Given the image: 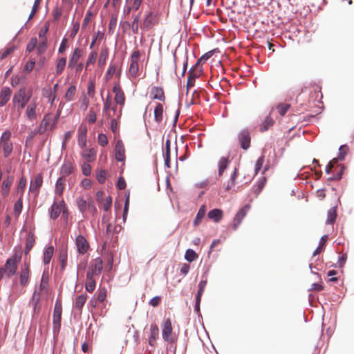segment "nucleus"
Masks as SVG:
<instances>
[{
  "label": "nucleus",
  "mask_w": 354,
  "mask_h": 354,
  "mask_svg": "<svg viewBox=\"0 0 354 354\" xmlns=\"http://www.w3.org/2000/svg\"><path fill=\"white\" fill-rule=\"evenodd\" d=\"M112 204V198L111 196H109L106 198L105 202L102 205V208L104 211L107 212L110 209Z\"/></svg>",
  "instance_id": "63"
},
{
  "label": "nucleus",
  "mask_w": 354,
  "mask_h": 354,
  "mask_svg": "<svg viewBox=\"0 0 354 354\" xmlns=\"http://www.w3.org/2000/svg\"><path fill=\"white\" fill-rule=\"evenodd\" d=\"M229 164V160L227 158L221 157L218 162V176L221 177L224 171L227 169Z\"/></svg>",
  "instance_id": "27"
},
{
  "label": "nucleus",
  "mask_w": 354,
  "mask_h": 354,
  "mask_svg": "<svg viewBox=\"0 0 354 354\" xmlns=\"http://www.w3.org/2000/svg\"><path fill=\"white\" fill-rule=\"evenodd\" d=\"M95 82L93 80H90L87 86V93L88 97H93L95 93Z\"/></svg>",
  "instance_id": "49"
},
{
  "label": "nucleus",
  "mask_w": 354,
  "mask_h": 354,
  "mask_svg": "<svg viewBox=\"0 0 354 354\" xmlns=\"http://www.w3.org/2000/svg\"><path fill=\"white\" fill-rule=\"evenodd\" d=\"M23 208V202L21 200V197L19 198V200L15 203L14 205V212L15 214L19 215L22 210Z\"/></svg>",
  "instance_id": "51"
},
{
  "label": "nucleus",
  "mask_w": 354,
  "mask_h": 354,
  "mask_svg": "<svg viewBox=\"0 0 354 354\" xmlns=\"http://www.w3.org/2000/svg\"><path fill=\"white\" fill-rule=\"evenodd\" d=\"M11 95L10 88L3 87L0 93V106H3L10 100Z\"/></svg>",
  "instance_id": "19"
},
{
  "label": "nucleus",
  "mask_w": 354,
  "mask_h": 354,
  "mask_svg": "<svg viewBox=\"0 0 354 354\" xmlns=\"http://www.w3.org/2000/svg\"><path fill=\"white\" fill-rule=\"evenodd\" d=\"M162 339L167 342H174L175 337L172 335V326L169 319L164 321L162 330Z\"/></svg>",
  "instance_id": "9"
},
{
  "label": "nucleus",
  "mask_w": 354,
  "mask_h": 354,
  "mask_svg": "<svg viewBox=\"0 0 354 354\" xmlns=\"http://www.w3.org/2000/svg\"><path fill=\"white\" fill-rule=\"evenodd\" d=\"M47 48V39L45 38L37 46V53L39 55L43 54Z\"/></svg>",
  "instance_id": "52"
},
{
  "label": "nucleus",
  "mask_w": 354,
  "mask_h": 354,
  "mask_svg": "<svg viewBox=\"0 0 354 354\" xmlns=\"http://www.w3.org/2000/svg\"><path fill=\"white\" fill-rule=\"evenodd\" d=\"M65 179L59 177L55 184V192L56 195L62 196L64 189Z\"/></svg>",
  "instance_id": "31"
},
{
  "label": "nucleus",
  "mask_w": 354,
  "mask_h": 354,
  "mask_svg": "<svg viewBox=\"0 0 354 354\" xmlns=\"http://www.w3.org/2000/svg\"><path fill=\"white\" fill-rule=\"evenodd\" d=\"M151 97L153 99L158 100L160 101L165 100V95L162 88L153 87L150 93Z\"/></svg>",
  "instance_id": "23"
},
{
  "label": "nucleus",
  "mask_w": 354,
  "mask_h": 354,
  "mask_svg": "<svg viewBox=\"0 0 354 354\" xmlns=\"http://www.w3.org/2000/svg\"><path fill=\"white\" fill-rule=\"evenodd\" d=\"M21 261V255L15 254L6 260L3 267L0 268V281L3 277L10 278L13 276L17 270L18 264Z\"/></svg>",
  "instance_id": "1"
},
{
  "label": "nucleus",
  "mask_w": 354,
  "mask_h": 354,
  "mask_svg": "<svg viewBox=\"0 0 354 354\" xmlns=\"http://www.w3.org/2000/svg\"><path fill=\"white\" fill-rule=\"evenodd\" d=\"M140 52L135 50L130 57V66L129 68L128 75L131 78H136L139 71L138 61L140 59Z\"/></svg>",
  "instance_id": "6"
},
{
  "label": "nucleus",
  "mask_w": 354,
  "mask_h": 354,
  "mask_svg": "<svg viewBox=\"0 0 354 354\" xmlns=\"http://www.w3.org/2000/svg\"><path fill=\"white\" fill-rule=\"evenodd\" d=\"M62 308V304L59 301H56L53 311V333L57 334L59 332L61 327Z\"/></svg>",
  "instance_id": "7"
},
{
  "label": "nucleus",
  "mask_w": 354,
  "mask_h": 354,
  "mask_svg": "<svg viewBox=\"0 0 354 354\" xmlns=\"http://www.w3.org/2000/svg\"><path fill=\"white\" fill-rule=\"evenodd\" d=\"M35 244V237L31 233H29L26 239V244L25 248V253L27 254Z\"/></svg>",
  "instance_id": "39"
},
{
  "label": "nucleus",
  "mask_w": 354,
  "mask_h": 354,
  "mask_svg": "<svg viewBox=\"0 0 354 354\" xmlns=\"http://www.w3.org/2000/svg\"><path fill=\"white\" fill-rule=\"evenodd\" d=\"M26 186V179L24 177H21V179L19 180V182L17 187V192L20 194L21 197L24 194Z\"/></svg>",
  "instance_id": "47"
},
{
  "label": "nucleus",
  "mask_w": 354,
  "mask_h": 354,
  "mask_svg": "<svg viewBox=\"0 0 354 354\" xmlns=\"http://www.w3.org/2000/svg\"><path fill=\"white\" fill-rule=\"evenodd\" d=\"M13 178L10 176H8L6 179L3 180L1 185V194L3 197H6L8 195L10 187L12 184Z\"/></svg>",
  "instance_id": "20"
},
{
  "label": "nucleus",
  "mask_w": 354,
  "mask_h": 354,
  "mask_svg": "<svg viewBox=\"0 0 354 354\" xmlns=\"http://www.w3.org/2000/svg\"><path fill=\"white\" fill-rule=\"evenodd\" d=\"M87 127L84 124H81L78 127V145L82 149L86 146Z\"/></svg>",
  "instance_id": "11"
},
{
  "label": "nucleus",
  "mask_w": 354,
  "mask_h": 354,
  "mask_svg": "<svg viewBox=\"0 0 354 354\" xmlns=\"http://www.w3.org/2000/svg\"><path fill=\"white\" fill-rule=\"evenodd\" d=\"M158 23V13L153 11L149 12L144 17L140 26L144 32L151 30Z\"/></svg>",
  "instance_id": "5"
},
{
  "label": "nucleus",
  "mask_w": 354,
  "mask_h": 354,
  "mask_svg": "<svg viewBox=\"0 0 354 354\" xmlns=\"http://www.w3.org/2000/svg\"><path fill=\"white\" fill-rule=\"evenodd\" d=\"M77 205L79 210L84 214L87 210L88 201L83 197H79L77 198Z\"/></svg>",
  "instance_id": "37"
},
{
  "label": "nucleus",
  "mask_w": 354,
  "mask_h": 354,
  "mask_svg": "<svg viewBox=\"0 0 354 354\" xmlns=\"http://www.w3.org/2000/svg\"><path fill=\"white\" fill-rule=\"evenodd\" d=\"M206 285H207L206 279H204V280L202 279L198 284V292H197L196 297H198V299L202 297V295L204 292Z\"/></svg>",
  "instance_id": "45"
},
{
  "label": "nucleus",
  "mask_w": 354,
  "mask_h": 354,
  "mask_svg": "<svg viewBox=\"0 0 354 354\" xmlns=\"http://www.w3.org/2000/svg\"><path fill=\"white\" fill-rule=\"evenodd\" d=\"M81 155L87 162H93L95 159L96 151L93 148L84 149Z\"/></svg>",
  "instance_id": "24"
},
{
  "label": "nucleus",
  "mask_w": 354,
  "mask_h": 354,
  "mask_svg": "<svg viewBox=\"0 0 354 354\" xmlns=\"http://www.w3.org/2000/svg\"><path fill=\"white\" fill-rule=\"evenodd\" d=\"M66 65V58L61 57L59 58L56 64L55 72L57 75H60L63 73Z\"/></svg>",
  "instance_id": "33"
},
{
  "label": "nucleus",
  "mask_w": 354,
  "mask_h": 354,
  "mask_svg": "<svg viewBox=\"0 0 354 354\" xmlns=\"http://www.w3.org/2000/svg\"><path fill=\"white\" fill-rule=\"evenodd\" d=\"M75 245L78 254L82 255L86 254L88 252L90 247L88 241L82 234H79L78 236H76Z\"/></svg>",
  "instance_id": "10"
},
{
  "label": "nucleus",
  "mask_w": 354,
  "mask_h": 354,
  "mask_svg": "<svg viewBox=\"0 0 354 354\" xmlns=\"http://www.w3.org/2000/svg\"><path fill=\"white\" fill-rule=\"evenodd\" d=\"M139 22H140V16L136 15L133 17V21L131 24V29L134 34H138L139 32Z\"/></svg>",
  "instance_id": "48"
},
{
  "label": "nucleus",
  "mask_w": 354,
  "mask_h": 354,
  "mask_svg": "<svg viewBox=\"0 0 354 354\" xmlns=\"http://www.w3.org/2000/svg\"><path fill=\"white\" fill-rule=\"evenodd\" d=\"M109 57V50L107 48H102L99 60H98V64L100 66H102L105 64L106 59Z\"/></svg>",
  "instance_id": "38"
},
{
  "label": "nucleus",
  "mask_w": 354,
  "mask_h": 354,
  "mask_svg": "<svg viewBox=\"0 0 354 354\" xmlns=\"http://www.w3.org/2000/svg\"><path fill=\"white\" fill-rule=\"evenodd\" d=\"M205 213H206V207L203 205L200 207V209L196 214V216L194 221V225H198L201 222L202 219L204 218V216L205 215Z\"/></svg>",
  "instance_id": "36"
},
{
  "label": "nucleus",
  "mask_w": 354,
  "mask_h": 354,
  "mask_svg": "<svg viewBox=\"0 0 354 354\" xmlns=\"http://www.w3.org/2000/svg\"><path fill=\"white\" fill-rule=\"evenodd\" d=\"M163 115V106L161 104H158L154 109V118L155 121L160 123L162 120Z\"/></svg>",
  "instance_id": "30"
},
{
  "label": "nucleus",
  "mask_w": 354,
  "mask_h": 354,
  "mask_svg": "<svg viewBox=\"0 0 354 354\" xmlns=\"http://www.w3.org/2000/svg\"><path fill=\"white\" fill-rule=\"evenodd\" d=\"M90 104V101L88 97H86V95H84L82 97V99L81 100V108L84 109V111H86Z\"/></svg>",
  "instance_id": "60"
},
{
  "label": "nucleus",
  "mask_w": 354,
  "mask_h": 354,
  "mask_svg": "<svg viewBox=\"0 0 354 354\" xmlns=\"http://www.w3.org/2000/svg\"><path fill=\"white\" fill-rule=\"evenodd\" d=\"M208 218L216 223H218L223 217V212L219 209H214L208 212Z\"/></svg>",
  "instance_id": "26"
},
{
  "label": "nucleus",
  "mask_w": 354,
  "mask_h": 354,
  "mask_svg": "<svg viewBox=\"0 0 354 354\" xmlns=\"http://www.w3.org/2000/svg\"><path fill=\"white\" fill-rule=\"evenodd\" d=\"M238 176V169L236 167L234 168V171L230 177V183H228L225 189L227 191L230 190L234 185L236 178Z\"/></svg>",
  "instance_id": "44"
},
{
  "label": "nucleus",
  "mask_w": 354,
  "mask_h": 354,
  "mask_svg": "<svg viewBox=\"0 0 354 354\" xmlns=\"http://www.w3.org/2000/svg\"><path fill=\"white\" fill-rule=\"evenodd\" d=\"M82 170L84 176H88L91 171V165L87 162H84L82 165Z\"/></svg>",
  "instance_id": "58"
},
{
  "label": "nucleus",
  "mask_w": 354,
  "mask_h": 354,
  "mask_svg": "<svg viewBox=\"0 0 354 354\" xmlns=\"http://www.w3.org/2000/svg\"><path fill=\"white\" fill-rule=\"evenodd\" d=\"M165 165L167 167L169 168L170 162V141L167 140L165 142V150L164 152Z\"/></svg>",
  "instance_id": "34"
},
{
  "label": "nucleus",
  "mask_w": 354,
  "mask_h": 354,
  "mask_svg": "<svg viewBox=\"0 0 354 354\" xmlns=\"http://www.w3.org/2000/svg\"><path fill=\"white\" fill-rule=\"evenodd\" d=\"M61 212H62L63 217L65 219H67L68 214L64 201H61L59 202H54L51 205L49 211L50 218L53 220H55L58 218Z\"/></svg>",
  "instance_id": "4"
},
{
  "label": "nucleus",
  "mask_w": 354,
  "mask_h": 354,
  "mask_svg": "<svg viewBox=\"0 0 354 354\" xmlns=\"http://www.w3.org/2000/svg\"><path fill=\"white\" fill-rule=\"evenodd\" d=\"M274 124V120L269 116H267L263 120L261 127L260 131L263 132L269 129L270 127H272Z\"/></svg>",
  "instance_id": "40"
},
{
  "label": "nucleus",
  "mask_w": 354,
  "mask_h": 354,
  "mask_svg": "<svg viewBox=\"0 0 354 354\" xmlns=\"http://www.w3.org/2000/svg\"><path fill=\"white\" fill-rule=\"evenodd\" d=\"M197 258L196 253L192 249H187L185 254V259L189 261L192 262Z\"/></svg>",
  "instance_id": "43"
},
{
  "label": "nucleus",
  "mask_w": 354,
  "mask_h": 354,
  "mask_svg": "<svg viewBox=\"0 0 354 354\" xmlns=\"http://www.w3.org/2000/svg\"><path fill=\"white\" fill-rule=\"evenodd\" d=\"M37 104L33 100L28 105L26 110V115L30 121H33L37 118Z\"/></svg>",
  "instance_id": "16"
},
{
  "label": "nucleus",
  "mask_w": 354,
  "mask_h": 354,
  "mask_svg": "<svg viewBox=\"0 0 354 354\" xmlns=\"http://www.w3.org/2000/svg\"><path fill=\"white\" fill-rule=\"evenodd\" d=\"M54 253V248L53 246H48L44 249L43 261L45 265L50 263Z\"/></svg>",
  "instance_id": "28"
},
{
  "label": "nucleus",
  "mask_w": 354,
  "mask_h": 354,
  "mask_svg": "<svg viewBox=\"0 0 354 354\" xmlns=\"http://www.w3.org/2000/svg\"><path fill=\"white\" fill-rule=\"evenodd\" d=\"M73 171V167L71 162L65 161L60 169V177L64 178L66 176L71 174Z\"/></svg>",
  "instance_id": "21"
},
{
  "label": "nucleus",
  "mask_w": 354,
  "mask_h": 354,
  "mask_svg": "<svg viewBox=\"0 0 354 354\" xmlns=\"http://www.w3.org/2000/svg\"><path fill=\"white\" fill-rule=\"evenodd\" d=\"M348 151V147L346 145H342L339 149L338 159L343 160Z\"/></svg>",
  "instance_id": "55"
},
{
  "label": "nucleus",
  "mask_w": 354,
  "mask_h": 354,
  "mask_svg": "<svg viewBox=\"0 0 354 354\" xmlns=\"http://www.w3.org/2000/svg\"><path fill=\"white\" fill-rule=\"evenodd\" d=\"M337 218V207H331L327 213L326 224H333Z\"/></svg>",
  "instance_id": "32"
},
{
  "label": "nucleus",
  "mask_w": 354,
  "mask_h": 354,
  "mask_svg": "<svg viewBox=\"0 0 354 354\" xmlns=\"http://www.w3.org/2000/svg\"><path fill=\"white\" fill-rule=\"evenodd\" d=\"M86 290L88 292H92L95 288V281L93 280H86V284H85Z\"/></svg>",
  "instance_id": "54"
},
{
  "label": "nucleus",
  "mask_w": 354,
  "mask_h": 354,
  "mask_svg": "<svg viewBox=\"0 0 354 354\" xmlns=\"http://www.w3.org/2000/svg\"><path fill=\"white\" fill-rule=\"evenodd\" d=\"M115 156L118 161L122 162L125 160V149L121 140H118L116 142Z\"/></svg>",
  "instance_id": "15"
},
{
  "label": "nucleus",
  "mask_w": 354,
  "mask_h": 354,
  "mask_svg": "<svg viewBox=\"0 0 354 354\" xmlns=\"http://www.w3.org/2000/svg\"><path fill=\"white\" fill-rule=\"evenodd\" d=\"M47 286L48 277L46 278L44 274H43L39 287L35 289L33 297H35L36 294L41 295L44 291H46L47 290Z\"/></svg>",
  "instance_id": "29"
},
{
  "label": "nucleus",
  "mask_w": 354,
  "mask_h": 354,
  "mask_svg": "<svg viewBox=\"0 0 354 354\" xmlns=\"http://www.w3.org/2000/svg\"><path fill=\"white\" fill-rule=\"evenodd\" d=\"M86 299H87L86 295L82 294V295H79L75 299V308H76L79 310H81L82 307L84 306Z\"/></svg>",
  "instance_id": "35"
},
{
  "label": "nucleus",
  "mask_w": 354,
  "mask_h": 354,
  "mask_svg": "<svg viewBox=\"0 0 354 354\" xmlns=\"http://www.w3.org/2000/svg\"><path fill=\"white\" fill-rule=\"evenodd\" d=\"M89 268L93 270L95 272H97V274H100L103 268V262L102 259L98 257L94 259L91 262Z\"/></svg>",
  "instance_id": "25"
},
{
  "label": "nucleus",
  "mask_w": 354,
  "mask_h": 354,
  "mask_svg": "<svg viewBox=\"0 0 354 354\" xmlns=\"http://www.w3.org/2000/svg\"><path fill=\"white\" fill-rule=\"evenodd\" d=\"M37 44V38H31L26 46V50L28 52H32Z\"/></svg>",
  "instance_id": "53"
},
{
  "label": "nucleus",
  "mask_w": 354,
  "mask_h": 354,
  "mask_svg": "<svg viewBox=\"0 0 354 354\" xmlns=\"http://www.w3.org/2000/svg\"><path fill=\"white\" fill-rule=\"evenodd\" d=\"M212 55V53L210 52L203 55L198 61L196 62L195 64V68H198V66L200 65L201 62L207 61Z\"/></svg>",
  "instance_id": "62"
},
{
  "label": "nucleus",
  "mask_w": 354,
  "mask_h": 354,
  "mask_svg": "<svg viewBox=\"0 0 354 354\" xmlns=\"http://www.w3.org/2000/svg\"><path fill=\"white\" fill-rule=\"evenodd\" d=\"M76 93V87L75 85H71L65 93V99L66 101L70 102L73 100V97Z\"/></svg>",
  "instance_id": "41"
},
{
  "label": "nucleus",
  "mask_w": 354,
  "mask_h": 354,
  "mask_svg": "<svg viewBox=\"0 0 354 354\" xmlns=\"http://www.w3.org/2000/svg\"><path fill=\"white\" fill-rule=\"evenodd\" d=\"M32 95V90L21 88L15 93L12 97V103L15 104L18 109H24L30 102Z\"/></svg>",
  "instance_id": "2"
},
{
  "label": "nucleus",
  "mask_w": 354,
  "mask_h": 354,
  "mask_svg": "<svg viewBox=\"0 0 354 354\" xmlns=\"http://www.w3.org/2000/svg\"><path fill=\"white\" fill-rule=\"evenodd\" d=\"M250 208V206L249 205H245L236 213L233 221V229L234 230H236L239 225L241 224L242 220L247 214Z\"/></svg>",
  "instance_id": "13"
},
{
  "label": "nucleus",
  "mask_w": 354,
  "mask_h": 354,
  "mask_svg": "<svg viewBox=\"0 0 354 354\" xmlns=\"http://www.w3.org/2000/svg\"><path fill=\"white\" fill-rule=\"evenodd\" d=\"M97 53L95 51H93L90 53V55L88 57V59L86 61V66L95 63V62L97 59Z\"/></svg>",
  "instance_id": "59"
},
{
  "label": "nucleus",
  "mask_w": 354,
  "mask_h": 354,
  "mask_svg": "<svg viewBox=\"0 0 354 354\" xmlns=\"http://www.w3.org/2000/svg\"><path fill=\"white\" fill-rule=\"evenodd\" d=\"M239 141L243 149L246 150L250 146V136L248 130L243 129L239 133Z\"/></svg>",
  "instance_id": "12"
},
{
  "label": "nucleus",
  "mask_w": 354,
  "mask_h": 354,
  "mask_svg": "<svg viewBox=\"0 0 354 354\" xmlns=\"http://www.w3.org/2000/svg\"><path fill=\"white\" fill-rule=\"evenodd\" d=\"M290 105L286 103H280L277 106V109L280 115L283 116L290 109Z\"/></svg>",
  "instance_id": "42"
},
{
  "label": "nucleus",
  "mask_w": 354,
  "mask_h": 354,
  "mask_svg": "<svg viewBox=\"0 0 354 354\" xmlns=\"http://www.w3.org/2000/svg\"><path fill=\"white\" fill-rule=\"evenodd\" d=\"M30 269L27 264H24L19 273V283L22 287H26L29 282Z\"/></svg>",
  "instance_id": "14"
},
{
  "label": "nucleus",
  "mask_w": 354,
  "mask_h": 354,
  "mask_svg": "<svg viewBox=\"0 0 354 354\" xmlns=\"http://www.w3.org/2000/svg\"><path fill=\"white\" fill-rule=\"evenodd\" d=\"M106 297V290L104 289H102L99 291L96 299L99 302H103L105 300Z\"/></svg>",
  "instance_id": "64"
},
{
  "label": "nucleus",
  "mask_w": 354,
  "mask_h": 354,
  "mask_svg": "<svg viewBox=\"0 0 354 354\" xmlns=\"http://www.w3.org/2000/svg\"><path fill=\"white\" fill-rule=\"evenodd\" d=\"M263 163H264V156L262 155L261 156H260L258 158V160L256 162L255 168H254L255 175H257L259 173V171L261 170Z\"/></svg>",
  "instance_id": "50"
},
{
  "label": "nucleus",
  "mask_w": 354,
  "mask_h": 354,
  "mask_svg": "<svg viewBox=\"0 0 354 354\" xmlns=\"http://www.w3.org/2000/svg\"><path fill=\"white\" fill-rule=\"evenodd\" d=\"M51 122L50 113H47L43 118L41 124L44 126L45 130H46Z\"/></svg>",
  "instance_id": "57"
},
{
  "label": "nucleus",
  "mask_w": 354,
  "mask_h": 354,
  "mask_svg": "<svg viewBox=\"0 0 354 354\" xmlns=\"http://www.w3.org/2000/svg\"><path fill=\"white\" fill-rule=\"evenodd\" d=\"M10 138L11 132L9 130L5 131L0 138V149L5 158L8 157L13 150V144L10 141Z\"/></svg>",
  "instance_id": "3"
},
{
  "label": "nucleus",
  "mask_w": 354,
  "mask_h": 354,
  "mask_svg": "<svg viewBox=\"0 0 354 354\" xmlns=\"http://www.w3.org/2000/svg\"><path fill=\"white\" fill-rule=\"evenodd\" d=\"M117 70V65L115 64H110L108 70L106 73V78L107 80H110L112 76L115 74Z\"/></svg>",
  "instance_id": "46"
},
{
  "label": "nucleus",
  "mask_w": 354,
  "mask_h": 354,
  "mask_svg": "<svg viewBox=\"0 0 354 354\" xmlns=\"http://www.w3.org/2000/svg\"><path fill=\"white\" fill-rule=\"evenodd\" d=\"M42 177L40 175L37 176L32 180H31L29 191L32 192H38L39 189L42 185Z\"/></svg>",
  "instance_id": "22"
},
{
  "label": "nucleus",
  "mask_w": 354,
  "mask_h": 354,
  "mask_svg": "<svg viewBox=\"0 0 354 354\" xmlns=\"http://www.w3.org/2000/svg\"><path fill=\"white\" fill-rule=\"evenodd\" d=\"M87 120L90 124H93L96 121V114L95 111L93 110V109H91L89 110L88 113L86 116Z\"/></svg>",
  "instance_id": "56"
},
{
  "label": "nucleus",
  "mask_w": 354,
  "mask_h": 354,
  "mask_svg": "<svg viewBox=\"0 0 354 354\" xmlns=\"http://www.w3.org/2000/svg\"><path fill=\"white\" fill-rule=\"evenodd\" d=\"M82 55V50L79 48H75L68 62V68H74L77 64V62Z\"/></svg>",
  "instance_id": "17"
},
{
  "label": "nucleus",
  "mask_w": 354,
  "mask_h": 354,
  "mask_svg": "<svg viewBox=\"0 0 354 354\" xmlns=\"http://www.w3.org/2000/svg\"><path fill=\"white\" fill-rule=\"evenodd\" d=\"M159 336V328L156 324H151L150 326V337L149 339V344L151 346H154L156 339Z\"/></svg>",
  "instance_id": "18"
},
{
  "label": "nucleus",
  "mask_w": 354,
  "mask_h": 354,
  "mask_svg": "<svg viewBox=\"0 0 354 354\" xmlns=\"http://www.w3.org/2000/svg\"><path fill=\"white\" fill-rule=\"evenodd\" d=\"M97 141H98V143L101 146H103V147L106 145L108 143V139H107L106 136L103 133H100L98 135Z\"/></svg>",
  "instance_id": "61"
},
{
  "label": "nucleus",
  "mask_w": 354,
  "mask_h": 354,
  "mask_svg": "<svg viewBox=\"0 0 354 354\" xmlns=\"http://www.w3.org/2000/svg\"><path fill=\"white\" fill-rule=\"evenodd\" d=\"M113 92L115 93L114 100L116 104H119L120 106H124L125 102V97L124 92L120 85L119 83H117L114 85L113 88ZM122 114V107H120L119 112L118 113V118L121 116Z\"/></svg>",
  "instance_id": "8"
}]
</instances>
